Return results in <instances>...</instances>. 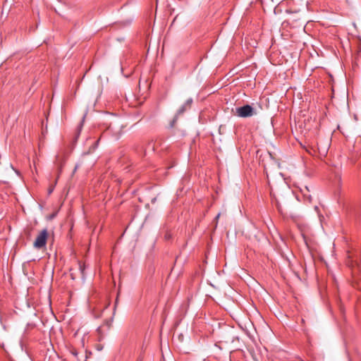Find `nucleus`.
<instances>
[{"label":"nucleus","instance_id":"1","mask_svg":"<svg viewBox=\"0 0 361 361\" xmlns=\"http://www.w3.org/2000/svg\"><path fill=\"white\" fill-rule=\"evenodd\" d=\"M48 232L47 229H43L36 238L34 242V247L37 249L44 247L47 244Z\"/></svg>","mask_w":361,"mask_h":361},{"label":"nucleus","instance_id":"2","mask_svg":"<svg viewBox=\"0 0 361 361\" xmlns=\"http://www.w3.org/2000/svg\"><path fill=\"white\" fill-rule=\"evenodd\" d=\"M236 114L241 118H247L254 114V109L249 104L236 108Z\"/></svg>","mask_w":361,"mask_h":361},{"label":"nucleus","instance_id":"3","mask_svg":"<svg viewBox=\"0 0 361 361\" xmlns=\"http://www.w3.org/2000/svg\"><path fill=\"white\" fill-rule=\"evenodd\" d=\"M329 147L330 141L329 140H319L317 143L318 152L321 156L323 157H325L327 154Z\"/></svg>","mask_w":361,"mask_h":361},{"label":"nucleus","instance_id":"4","mask_svg":"<svg viewBox=\"0 0 361 361\" xmlns=\"http://www.w3.org/2000/svg\"><path fill=\"white\" fill-rule=\"evenodd\" d=\"M192 103V99L190 98L185 101V102L180 107V109L178 110L176 115L175 116L171 126L173 127L174 123H176V120L178 119V117L183 114L187 109H190L191 105Z\"/></svg>","mask_w":361,"mask_h":361},{"label":"nucleus","instance_id":"5","mask_svg":"<svg viewBox=\"0 0 361 361\" xmlns=\"http://www.w3.org/2000/svg\"><path fill=\"white\" fill-rule=\"evenodd\" d=\"M300 192L302 194L303 197L305 201H307L310 203L312 202V195L310 194V190L309 187H307V185H305L302 188H300Z\"/></svg>","mask_w":361,"mask_h":361},{"label":"nucleus","instance_id":"6","mask_svg":"<svg viewBox=\"0 0 361 361\" xmlns=\"http://www.w3.org/2000/svg\"><path fill=\"white\" fill-rule=\"evenodd\" d=\"M71 352V354H72L75 357H76V358L78 357V352H77V350H76L73 349V350H72Z\"/></svg>","mask_w":361,"mask_h":361},{"label":"nucleus","instance_id":"7","mask_svg":"<svg viewBox=\"0 0 361 361\" xmlns=\"http://www.w3.org/2000/svg\"><path fill=\"white\" fill-rule=\"evenodd\" d=\"M220 215H221V214H220V213H219V214L216 216V217H215V219H214V221H215V224H216L215 226H217L218 220H219V217H220Z\"/></svg>","mask_w":361,"mask_h":361},{"label":"nucleus","instance_id":"8","mask_svg":"<svg viewBox=\"0 0 361 361\" xmlns=\"http://www.w3.org/2000/svg\"><path fill=\"white\" fill-rule=\"evenodd\" d=\"M79 266H80V270H81L82 273H83V269H82V265H81V264H80Z\"/></svg>","mask_w":361,"mask_h":361}]
</instances>
